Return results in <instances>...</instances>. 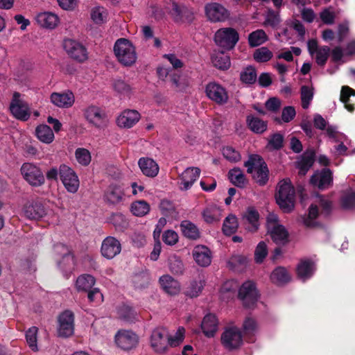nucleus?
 Segmentation results:
<instances>
[{"instance_id": "f257e3e1", "label": "nucleus", "mask_w": 355, "mask_h": 355, "mask_svg": "<svg viewBox=\"0 0 355 355\" xmlns=\"http://www.w3.org/2000/svg\"><path fill=\"white\" fill-rule=\"evenodd\" d=\"M185 329L180 327L173 336L169 334L168 329L159 327L152 331L150 343L153 349L159 354L166 352L170 347L180 345L184 339Z\"/></svg>"}, {"instance_id": "f03ea898", "label": "nucleus", "mask_w": 355, "mask_h": 355, "mask_svg": "<svg viewBox=\"0 0 355 355\" xmlns=\"http://www.w3.org/2000/svg\"><path fill=\"white\" fill-rule=\"evenodd\" d=\"M247 172L252 174L253 179L259 184L264 185L268 180L269 171L263 159L257 155H252L244 164Z\"/></svg>"}, {"instance_id": "7ed1b4c3", "label": "nucleus", "mask_w": 355, "mask_h": 355, "mask_svg": "<svg viewBox=\"0 0 355 355\" xmlns=\"http://www.w3.org/2000/svg\"><path fill=\"white\" fill-rule=\"evenodd\" d=\"M276 201L284 212H290L293 209L295 189L288 179L283 180L279 182Z\"/></svg>"}, {"instance_id": "20e7f679", "label": "nucleus", "mask_w": 355, "mask_h": 355, "mask_svg": "<svg viewBox=\"0 0 355 355\" xmlns=\"http://www.w3.org/2000/svg\"><path fill=\"white\" fill-rule=\"evenodd\" d=\"M114 52L119 62L124 66H131L137 60L135 48L127 39L117 40L114 46Z\"/></svg>"}, {"instance_id": "39448f33", "label": "nucleus", "mask_w": 355, "mask_h": 355, "mask_svg": "<svg viewBox=\"0 0 355 355\" xmlns=\"http://www.w3.org/2000/svg\"><path fill=\"white\" fill-rule=\"evenodd\" d=\"M220 342L223 347L228 351L239 349L243 343L241 329L234 324L226 326L221 334Z\"/></svg>"}, {"instance_id": "423d86ee", "label": "nucleus", "mask_w": 355, "mask_h": 355, "mask_svg": "<svg viewBox=\"0 0 355 355\" xmlns=\"http://www.w3.org/2000/svg\"><path fill=\"white\" fill-rule=\"evenodd\" d=\"M62 47L67 54L73 60L83 63L88 60V52L86 47L80 42L66 38L62 42Z\"/></svg>"}, {"instance_id": "0eeeda50", "label": "nucleus", "mask_w": 355, "mask_h": 355, "mask_svg": "<svg viewBox=\"0 0 355 355\" xmlns=\"http://www.w3.org/2000/svg\"><path fill=\"white\" fill-rule=\"evenodd\" d=\"M239 39L238 32L234 28L230 27L218 29L214 35L216 44L225 50L233 49L238 42Z\"/></svg>"}, {"instance_id": "6e6552de", "label": "nucleus", "mask_w": 355, "mask_h": 355, "mask_svg": "<svg viewBox=\"0 0 355 355\" xmlns=\"http://www.w3.org/2000/svg\"><path fill=\"white\" fill-rule=\"evenodd\" d=\"M167 9L168 14L175 22L191 23L193 19V11L180 2L171 1L167 6Z\"/></svg>"}, {"instance_id": "1a4fd4ad", "label": "nucleus", "mask_w": 355, "mask_h": 355, "mask_svg": "<svg viewBox=\"0 0 355 355\" xmlns=\"http://www.w3.org/2000/svg\"><path fill=\"white\" fill-rule=\"evenodd\" d=\"M59 176L65 189L70 193H76L79 188V179L76 172L69 166L62 164L59 166Z\"/></svg>"}, {"instance_id": "9d476101", "label": "nucleus", "mask_w": 355, "mask_h": 355, "mask_svg": "<svg viewBox=\"0 0 355 355\" xmlns=\"http://www.w3.org/2000/svg\"><path fill=\"white\" fill-rule=\"evenodd\" d=\"M259 296L256 285L252 281L245 282L239 288V298L245 307L253 306L257 302Z\"/></svg>"}, {"instance_id": "9b49d317", "label": "nucleus", "mask_w": 355, "mask_h": 355, "mask_svg": "<svg viewBox=\"0 0 355 355\" xmlns=\"http://www.w3.org/2000/svg\"><path fill=\"white\" fill-rule=\"evenodd\" d=\"M205 94L209 99L220 105L226 104L229 101L227 89L216 82H211L206 85Z\"/></svg>"}, {"instance_id": "f8f14e48", "label": "nucleus", "mask_w": 355, "mask_h": 355, "mask_svg": "<svg viewBox=\"0 0 355 355\" xmlns=\"http://www.w3.org/2000/svg\"><path fill=\"white\" fill-rule=\"evenodd\" d=\"M24 178L32 186L39 187L44 183V176L41 169L31 163H25L21 168Z\"/></svg>"}, {"instance_id": "ddd939ff", "label": "nucleus", "mask_w": 355, "mask_h": 355, "mask_svg": "<svg viewBox=\"0 0 355 355\" xmlns=\"http://www.w3.org/2000/svg\"><path fill=\"white\" fill-rule=\"evenodd\" d=\"M114 340L117 347L124 351L135 348L139 343V337L135 332L125 329L119 330Z\"/></svg>"}, {"instance_id": "4468645a", "label": "nucleus", "mask_w": 355, "mask_h": 355, "mask_svg": "<svg viewBox=\"0 0 355 355\" xmlns=\"http://www.w3.org/2000/svg\"><path fill=\"white\" fill-rule=\"evenodd\" d=\"M207 18L211 22H221L227 20L230 12L222 4L216 1H211L205 6Z\"/></svg>"}, {"instance_id": "2eb2a0df", "label": "nucleus", "mask_w": 355, "mask_h": 355, "mask_svg": "<svg viewBox=\"0 0 355 355\" xmlns=\"http://www.w3.org/2000/svg\"><path fill=\"white\" fill-rule=\"evenodd\" d=\"M58 334L60 337L67 338L74 332V315L72 311L66 310L58 316Z\"/></svg>"}, {"instance_id": "dca6fc26", "label": "nucleus", "mask_w": 355, "mask_h": 355, "mask_svg": "<svg viewBox=\"0 0 355 355\" xmlns=\"http://www.w3.org/2000/svg\"><path fill=\"white\" fill-rule=\"evenodd\" d=\"M12 114L17 119L26 121L30 117V110L28 104L21 98L19 92H14L10 105Z\"/></svg>"}, {"instance_id": "f3484780", "label": "nucleus", "mask_w": 355, "mask_h": 355, "mask_svg": "<svg viewBox=\"0 0 355 355\" xmlns=\"http://www.w3.org/2000/svg\"><path fill=\"white\" fill-rule=\"evenodd\" d=\"M84 116L87 121L92 125L101 128L106 125L107 117L105 112L99 107L89 105L84 110Z\"/></svg>"}, {"instance_id": "a211bd4d", "label": "nucleus", "mask_w": 355, "mask_h": 355, "mask_svg": "<svg viewBox=\"0 0 355 355\" xmlns=\"http://www.w3.org/2000/svg\"><path fill=\"white\" fill-rule=\"evenodd\" d=\"M121 251V242L114 236H107L103 239L101 247V255L107 259H112Z\"/></svg>"}, {"instance_id": "6ab92c4d", "label": "nucleus", "mask_w": 355, "mask_h": 355, "mask_svg": "<svg viewBox=\"0 0 355 355\" xmlns=\"http://www.w3.org/2000/svg\"><path fill=\"white\" fill-rule=\"evenodd\" d=\"M200 169L198 167H188L179 176V187L182 191L189 190L198 179Z\"/></svg>"}, {"instance_id": "aec40b11", "label": "nucleus", "mask_w": 355, "mask_h": 355, "mask_svg": "<svg viewBox=\"0 0 355 355\" xmlns=\"http://www.w3.org/2000/svg\"><path fill=\"white\" fill-rule=\"evenodd\" d=\"M334 154H337L338 155H347V145H349L350 140L347 138L346 135L344 134L336 131L334 129ZM338 159V157H336L334 155V166L338 165L342 159H339V161L337 162Z\"/></svg>"}, {"instance_id": "412c9836", "label": "nucleus", "mask_w": 355, "mask_h": 355, "mask_svg": "<svg viewBox=\"0 0 355 355\" xmlns=\"http://www.w3.org/2000/svg\"><path fill=\"white\" fill-rule=\"evenodd\" d=\"M37 24L46 29H54L60 23V19L57 15L51 12H40L35 16Z\"/></svg>"}, {"instance_id": "4be33fe9", "label": "nucleus", "mask_w": 355, "mask_h": 355, "mask_svg": "<svg viewBox=\"0 0 355 355\" xmlns=\"http://www.w3.org/2000/svg\"><path fill=\"white\" fill-rule=\"evenodd\" d=\"M138 166L142 174L148 178L156 177L159 171L158 164L148 157H140L138 160Z\"/></svg>"}, {"instance_id": "5701e85b", "label": "nucleus", "mask_w": 355, "mask_h": 355, "mask_svg": "<svg viewBox=\"0 0 355 355\" xmlns=\"http://www.w3.org/2000/svg\"><path fill=\"white\" fill-rule=\"evenodd\" d=\"M51 102L60 108H69L74 103V96L71 92H53L50 96Z\"/></svg>"}, {"instance_id": "b1692460", "label": "nucleus", "mask_w": 355, "mask_h": 355, "mask_svg": "<svg viewBox=\"0 0 355 355\" xmlns=\"http://www.w3.org/2000/svg\"><path fill=\"white\" fill-rule=\"evenodd\" d=\"M201 329L207 338H213L218 329V320L214 314L208 313L203 318Z\"/></svg>"}, {"instance_id": "393cba45", "label": "nucleus", "mask_w": 355, "mask_h": 355, "mask_svg": "<svg viewBox=\"0 0 355 355\" xmlns=\"http://www.w3.org/2000/svg\"><path fill=\"white\" fill-rule=\"evenodd\" d=\"M243 222L245 229L250 232H255L259 226V214L257 210L253 207H248L243 214Z\"/></svg>"}, {"instance_id": "a878e982", "label": "nucleus", "mask_w": 355, "mask_h": 355, "mask_svg": "<svg viewBox=\"0 0 355 355\" xmlns=\"http://www.w3.org/2000/svg\"><path fill=\"white\" fill-rule=\"evenodd\" d=\"M193 257L196 263L202 267H207L211 262L210 250L205 245H196L192 252Z\"/></svg>"}, {"instance_id": "bb28decb", "label": "nucleus", "mask_w": 355, "mask_h": 355, "mask_svg": "<svg viewBox=\"0 0 355 355\" xmlns=\"http://www.w3.org/2000/svg\"><path fill=\"white\" fill-rule=\"evenodd\" d=\"M140 119V114L134 110H127L121 112L116 119L117 125L129 128L135 125Z\"/></svg>"}, {"instance_id": "cd10ccee", "label": "nucleus", "mask_w": 355, "mask_h": 355, "mask_svg": "<svg viewBox=\"0 0 355 355\" xmlns=\"http://www.w3.org/2000/svg\"><path fill=\"white\" fill-rule=\"evenodd\" d=\"M355 55V40L349 42L343 49L341 46H334V63H345V56Z\"/></svg>"}, {"instance_id": "c85d7f7f", "label": "nucleus", "mask_w": 355, "mask_h": 355, "mask_svg": "<svg viewBox=\"0 0 355 355\" xmlns=\"http://www.w3.org/2000/svg\"><path fill=\"white\" fill-rule=\"evenodd\" d=\"M331 178V172L329 169L324 168L315 172L310 180L311 184L319 189H323L329 184Z\"/></svg>"}, {"instance_id": "c756f323", "label": "nucleus", "mask_w": 355, "mask_h": 355, "mask_svg": "<svg viewBox=\"0 0 355 355\" xmlns=\"http://www.w3.org/2000/svg\"><path fill=\"white\" fill-rule=\"evenodd\" d=\"M124 192L119 185H110L105 194V200L110 204L118 205L124 200Z\"/></svg>"}, {"instance_id": "7c9ffc66", "label": "nucleus", "mask_w": 355, "mask_h": 355, "mask_svg": "<svg viewBox=\"0 0 355 355\" xmlns=\"http://www.w3.org/2000/svg\"><path fill=\"white\" fill-rule=\"evenodd\" d=\"M24 213L26 218L32 220H39L46 214L44 207L37 202L26 205Z\"/></svg>"}, {"instance_id": "2f4dec72", "label": "nucleus", "mask_w": 355, "mask_h": 355, "mask_svg": "<svg viewBox=\"0 0 355 355\" xmlns=\"http://www.w3.org/2000/svg\"><path fill=\"white\" fill-rule=\"evenodd\" d=\"M54 251L62 258V261L58 262V266L60 268H64L65 266L70 267L73 264V257L70 253L67 246L62 243L56 244L54 246Z\"/></svg>"}, {"instance_id": "473e14b6", "label": "nucleus", "mask_w": 355, "mask_h": 355, "mask_svg": "<svg viewBox=\"0 0 355 355\" xmlns=\"http://www.w3.org/2000/svg\"><path fill=\"white\" fill-rule=\"evenodd\" d=\"M315 270V264L310 260H302L297 268L298 277L303 282L311 278Z\"/></svg>"}, {"instance_id": "72a5a7b5", "label": "nucleus", "mask_w": 355, "mask_h": 355, "mask_svg": "<svg viewBox=\"0 0 355 355\" xmlns=\"http://www.w3.org/2000/svg\"><path fill=\"white\" fill-rule=\"evenodd\" d=\"M159 283L163 290L169 295H174L180 292V284L170 275L162 276L159 278Z\"/></svg>"}, {"instance_id": "f704fd0d", "label": "nucleus", "mask_w": 355, "mask_h": 355, "mask_svg": "<svg viewBox=\"0 0 355 355\" xmlns=\"http://www.w3.org/2000/svg\"><path fill=\"white\" fill-rule=\"evenodd\" d=\"M108 10L101 6L93 7L90 10V18L96 25L101 26L108 20Z\"/></svg>"}, {"instance_id": "c9c22d12", "label": "nucleus", "mask_w": 355, "mask_h": 355, "mask_svg": "<svg viewBox=\"0 0 355 355\" xmlns=\"http://www.w3.org/2000/svg\"><path fill=\"white\" fill-rule=\"evenodd\" d=\"M272 239L277 244H285L288 241V233L286 228L280 225L268 230Z\"/></svg>"}, {"instance_id": "e433bc0d", "label": "nucleus", "mask_w": 355, "mask_h": 355, "mask_svg": "<svg viewBox=\"0 0 355 355\" xmlns=\"http://www.w3.org/2000/svg\"><path fill=\"white\" fill-rule=\"evenodd\" d=\"M340 205L344 210H355V191L352 188L343 191Z\"/></svg>"}, {"instance_id": "4c0bfd02", "label": "nucleus", "mask_w": 355, "mask_h": 355, "mask_svg": "<svg viewBox=\"0 0 355 355\" xmlns=\"http://www.w3.org/2000/svg\"><path fill=\"white\" fill-rule=\"evenodd\" d=\"M202 216L207 223L218 222L221 218V209L216 205H209L203 211Z\"/></svg>"}, {"instance_id": "58836bf2", "label": "nucleus", "mask_w": 355, "mask_h": 355, "mask_svg": "<svg viewBox=\"0 0 355 355\" xmlns=\"http://www.w3.org/2000/svg\"><path fill=\"white\" fill-rule=\"evenodd\" d=\"M355 96V89L349 86H343L340 91V100L344 104L345 109L353 112L355 110V105L351 103L349 98Z\"/></svg>"}, {"instance_id": "ea45409f", "label": "nucleus", "mask_w": 355, "mask_h": 355, "mask_svg": "<svg viewBox=\"0 0 355 355\" xmlns=\"http://www.w3.org/2000/svg\"><path fill=\"white\" fill-rule=\"evenodd\" d=\"M37 138L44 144H51L54 140V134L51 128L45 124L38 125L35 130Z\"/></svg>"}, {"instance_id": "a19ab883", "label": "nucleus", "mask_w": 355, "mask_h": 355, "mask_svg": "<svg viewBox=\"0 0 355 355\" xmlns=\"http://www.w3.org/2000/svg\"><path fill=\"white\" fill-rule=\"evenodd\" d=\"M270 279L277 285H283L291 280V275L285 268L277 267L272 271Z\"/></svg>"}, {"instance_id": "79ce46f5", "label": "nucleus", "mask_w": 355, "mask_h": 355, "mask_svg": "<svg viewBox=\"0 0 355 355\" xmlns=\"http://www.w3.org/2000/svg\"><path fill=\"white\" fill-rule=\"evenodd\" d=\"M93 276L84 274L79 276L76 282V287L78 291H89L95 284Z\"/></svg>"}, {"instance_id": "37998d69", "label": "nucleus", "mask_w": 355, "mask_h": 355, "mask_svg": "<svg viewBox=\"0 0 355 355\" xmlns=\"http://www.w3.org/2000/svg\"><path fill=\"white\" fill-rule=\"evenodd\" d=\"M180 228L183 235L190 239H197L200 236L197 226L189 220H183Z\"/></svg>"}, {"instance_id": "c03bdc74", "label": "nucleus", "mask_w": 355, "mask_h": 355, "mask_svg": "<svg viewBox=\"0 0 355 355\" xmlns=\"http://www.w3.org/2000/svg\"><path fill=\"white\" fill-rule=\"evenodd\" d=\"M268 39L266 32L262 29H258L248 35V43L250 46L256 47L265 43Z\"/></svg>"}, {"instance_id": "a18cd8bd", "label": "nucleus", "mask_w": 355, "mask_h": 355, "mask_svg": "<svg viewBox=\"0 0 355 355\" xmlns=\"http://www.w3.org/2000/svg\"><path fill=\"white\" fill-rule=\"evenodd\" d=\"M246 121L249 128L254 132L262 133L267 128L265 121L252 115L248 116Z\"/></svg>"}, {"instance_id": "49530a36", "label": "nucleus", "mask_w": 355, "mask_h": 355, "mask_svg": "<svg viewBox=\"0 0 355 355\" xmlns=\"http://www.w3.org/2000/svg\"><path fill=\"white\" fill-rule=\"evenodd\" d=\"M300 97L302 101V106L304 109H307L314 96V88L313 87L310 85H303L301 87L300 90Z\"/></svg>"}, {"instance_id": "de8ad7c7", "label": "nucleus", "mask_w": 355, "mask_h": 355, "mask_svg": "<svg viewBox=\"0 0 355 355\" xmlns=\"http://www.w3.org/2000/svg\"><path fill=\"white\" fill-rule=\"evenodd\" d=\"M213 64L219 69L226 70L230 67V57L223 52L214 53L211 57Z\"/></svg>"}, {"instance_id": "09e8293b", "label": "nucleus", "mask_w": 355, "mask_h": 355, "mask_svg": "<svg viewBox=\"0 0 355 355\" xmlns=\"http://www.w3.org/2000/svg\"><path fill=\"white\" fill-rule=\"evenodd\" d=\"M150 205L145 200H137L131 204L130 210L133 215L139 217L146 215L150 211Z\"/></svg>"}, {"instance_id": "8fccbe9b", "label": "nucleus", "mask_w": 355, "mask_h": 355, "mask_svg": "<svg viewBox=\"0 0 355 355\" xmlns=\"http://www.w3.org/2000/svg\"><path fill=\"white\" fill-rule=\"evenodd\" d=\"M113 88L120 96L130 97L132 93V87L121 79H116L112 84Z\"/></svg>"}, {"instance_id": "3c124183", "label": "nucleus", "mask_w": 355, "mask_h": 355, "mask_svg": "<svg viewBox=\"0 0 355 355\" xmlns=\"http://www.w3.org/2000/svg\"><path fill=\"white\" fill-rule=\"evenodd\" d=\"M229 179L233 184L239 187H243L247 183L245 175L238 168H234L229 171Z\"/></svg>"}, {"instance_id": "603ef678", "label": "nucleus", "mask_w": 355, "mask_h": 355, "mask_svg": "<svg viewBox=\"0 0 355 355\" xmlns=\"http://www.w3.org/2000/svg\"><path fill=\"white\" fill-rule=\"evenodd\" d=\"M239 223L234 215L228 216L224 220L223 231L226 235H232L237 230Z\"/></svg>"}, {"instance_id": "864d4df0", "label": "nucleus", "mask_w": 355, "mask_h": 355, "mask_svg": "<svg viewBox=\"0 0 355 355\" xmlns=\"http://www.w3.org/2000/svg\"><path fill=\"white\" fill-rule=\"evenodd\" d=\"M38 329L36 327L29 328L26 332V339L29 347L34 352L38 350L37 340Z\"/></svg>"}, {"instance_id": "5fc2aeb1", "label": "nucleus", "mask_w": 355, "mask_h": 355, "mask_svg": "<svg viewBox=\"0 0 355 355\" xmlns=\"http://www.w3.org/2000/svg\"><path fill=\"white\" fill-rule=\"evenodd\" d=\"M257 76L255 69L251 66L246 67L241 71V80L245 84H252L257 80Z\"/></svg>"}, {"instance_id": "6e6d98bb", "label": "nucleus", "mask_w": 355, "mask_h": 355, "mask_svg": "<svg viewBox=\"0 0 355 355\" xmlns=\"http://www.w3.org/2000/svg\"><path fill=\"white\" fill-rule=\"evenodd\" d=\"M75 156L77 162L83 166H87L91 162L90 152L86 148H77L75 152Z\"/></svg>"}, {"instance_id": "4d7b16f0", "label": "nucleus", "mask_w": 355, "mask_h": 355, "mask_svg": "<svg viewBox=\"0 0 355 355\" xmlns=\"http://www.w3.org/2000/svg\"><path fill=\"white\" fill-rule=\"evenodd\" d=\"M314 158L312 154L304 155L298 162L299 173L304 175L313 164Z\"/></svg>"}, {"instance_id": "13d9d810", "label": "nucleus", "mask_w": 355, "mask_h": 355, "mask_svg": "<svg viewBox=\"0 0 355 355\" xmlns=\"http://www.w3.org/2000/svg\"><path fill=\"white\" fill-rule=\"evenodd\" d=\"M318 214V209L317 206L311 205L309 209L308 215L302 217V222L306 227H313L315 225V220Z\"/></svg>"}, {"instance_id": "bf43d9fd", "label": "nucleus", "mask_w": 355, "mask_h": 355, "mask_svg": "<svg viewBox=\"0 0 355 355\" xmlns=\"http://www.w3.org/2000/svg\"><path fill=\"white\" fill-rule=\"evenodd\" d=\"M330 48L328 46H322L315 52L313 57H315L316 63L320 66H324L329 56Z\"/></svg>"}, {"instance_id": "052dcab7", "label": "nucleus", "mask_w": 355, "mask_h": 355, "mask_svg": "<svg viewBox=\"0 0 355 355\" xmlns=\"http://www.w3.org/2000/svg\"><path fill=\"white\" fill-rule=\"evenodd\" d=\"M272 57V53L266 47L257 49L254 53V58L258 62H265Z\"/></svg>"}, {"instance_id": "680f3d73", "label": "nucleus", "mask_w": 355, "mask_h": 355, "mask_svg": "<svg viewBox=\"0 0 355 355\" xmlns=\"http://www.w3.org/2000/svg\"><path fill=\"white\" fill-rule=\"evenodd\" d=\"M205 286V282L202 280L194 281L191 283L186 293L191 297H197L202 291Z\"/></svg>"}, {"instance_id": "e2e57ef3", "label": "nucleus", "mask_w": 355, "mask_h": 355, "mask_svg": "<svg viewBox=\"0 0 355 355\" xmlns=\"http://www.w3.org/2000/svg\"><path fill=\"white\" fill-rule=\"evenodd\" d=\"M349 34V25L348 21H344L338 25L336 37L338 43L343 42Z\"/></svg>"}, {"instance_id": "0e129e2a", "label": "nucleus", "mask_w": 355, "mask_h": 355, "mask_svg": "<svg viewBox=\"0 0 355 355\" xmlns=\"http://www.w3.org/2000/svg\"><path fill=\"white\" fill-rule=\"evenodd\" d=\"M268 254L267 245L265 242L261 241L257 245L254 252V259L258 263H261Z\"/></svg>"}, {"instance_id": "69168bd1", "label": "nucleus", "mask_w": 355, "mask_h": 355, "mask_svg": "<svg viewBox=\"0 0 355 355\" xmlns=\"http://www.w3.org/2000/svg\"><path fill=\"white\" fill-rule=\"evenodd\" d=\"M224 157L232 162H236L241 159V155L239 151L230 146H226L223 149Z\"/></svg>"}, {"instance_id": "338daca9", "label": "nucleus", "mask_w": 355, "mask_h": 355, "mask_svg": "<svg viewBox=\"0 0 355 355\" xmlns=\"http://www.w3.org/2000/svg\"><path fill=\"white\" fill-rule=\"evenodd\" d=\"M239 286V284L234 279L227 280L222 285L220 293L222 295L228 294V297L234 295Z\"/></svg>"}, {"instance_id": "774afa93", "label": "nucleus", "mask_w": 355, "mask_h": 355, "mask_svg": "<svg viewBox=\"0 0 355 355\" xmlns=\"http://www.w3.org/2000/svg\"><path fill=\"white\" fill-rule=\"evenodd\" d=\"M280 23V18L277 13L269 10L266 15L264 26H270L276 28Z\"/></svg>"}]
</instances>
